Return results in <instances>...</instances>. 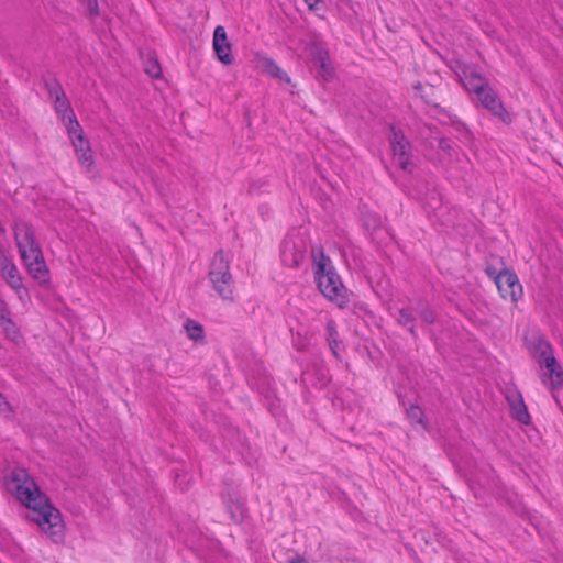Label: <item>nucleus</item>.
<instances>
[{
	"label": "nucleus",
	"instance_id": "1",
	"mask_svg": "<svg viewBox=\"0 0 563 563\" xmlns=\"http://www.w3.org/2000/svg\"><path fill=\"white\" fill-rule=\"evenodd\" d=\"M10 484H14V488L9 487V490L30 510L25 514V519L35 522L54 542L62 541L65 534L62 512L41 490L27 471L22 467L14 468L8 477V485Z\"/></svg>",
	"mask_w": 563,
	"mask_h": 563
},
{
	"label": "nucleus",
	"instance_id": "2",
	"mask_svg": "<svg viewBox=\"0 0 563 563\" xmlns=\"http://www.w3.org/2000/svg\"><path fill=\"white\" fill-rule=\"evenodd\" d=\"M312 267L314 282L320 292L330 301L335 302L339 308H345L349 303L347 289L332 265L331 258L322 250L318 254L313 253Z\"/></svg>",
	"mask_w": 563,
	"mask_h": 563
},
{
	"label": "nucleus",
	"instance_id": "3",
	"mask_svg": "<svg viewBox=\"0 0 563 563\" xmlns=\"http://www.w3.org/2000/svg\"><path fill=\"white\" fill-rule=\"evenodd\" d=\"M208 277L213 289L224 300H233V278L230 273V260L223 250L216 252L210 265Z\"/></svg>",
	"mask_w": 563,
	"mask_h": 563
},
{
	"label": "nucleus",
	"instance_id": "4",
	"mask_svg": "<svg viewBox=\"0 0 563 563\" xmlns=\"http://www.w3.org/2000/svg\"><path fill=\"white\" fill-rule=\"evenodd\" d=\"M530 351L539 366L548 369L550 389H560L563 386V368L555 358L551 344L543 338H539L533 343Z\"/></svg>",
	"mask_w": 563,
	"mask_h": 563
},
{
	"label": "nucleus",
	"instance_id": "5",
	"mask_svg": "<svg viewBox=\"0 0 563 563\" xmlns=\"http://www.w3.org/2000/svg\"><path fill=\"white\" fill-rule=\"evenodd\" d=\"M485 273L494 280L504 299L509 297L512 302H517L521 298L522 286L519 283L517 274L511 268L504 267L497 269L494 265L487 263Z\"/></svg>",
	"mask_w": 563,
	"mask_h": 563
},
{
	"label": "nucleus",
	"instance_id": "6",
	"mask_svg": "<svg viewBox=\"0 0 563 563\" xmlns=\"http://www.w3.org/2000/svg\"><path fill=\"white\" fill-rule=\"evenodd\" d=\"M306 51L310 57L314 77L325 82L331 81L335 76V70L325 45L320 41H312L306 45Z\"/></svg>",
	"mask_w": 563,
	"mask_h": 563
},
{
	"label": "nucleus",
	"instance_id": "7",
	"mask_svg": "<svg viewBox=\"0 0 563 563\" xmlns=\"http://www.w3.org/2000/svg\"><path fill=\"white\" fill-rule=\"evenodd\" d=\"M66 128L79 163L85 166L88 172H91L92 166L95 165V159L90 143L75 114L68 117Z\"/></svg>",
	"mask_w": 563,
	"mask_h": 563
},
{
	"label": "nucleus",
	"instance_id": "8",
	"mask_svg": "<svg viewBox=\"0 0 563 563\" xmlns=\"http://www.w3.org/2000/svg\"><path fill=\"white\" fill-rule=\"evenodd\" d=\"M15 240L20 256L24 265L36 260H42V257H44L42 249L36 242L34 231L31 227H25L22 236L15 232Z\"/></svg>",
	"mask_w": 563,
	"mask_h": 563
},
{
	"label": "nucleus",
	"instance_id": "9",
	"mask_svg": "<svg viewBox=\"0 0 563 563\" xmlns=\"http://www.w3.org/2000/svg\"><path fill=\"white\" fill-rule=\"evenodd\" d=\"M223 499L232 521L236 525L242 523L247 515V507L241 494L234 488L227 487Z\"/></svg>",
	"mask_w": 563,
	"mask_h": 563
},
{
	"label": "nucleus",
	"instance_id": "10",
	"mask_svg": "<svg viewBox=\"0 0 563 563\" xmlns=\"http://www.w3.org/2000/svg\"><path fill=\"white\" fill-rule=\"evenodd\" d=\"M213 52L218 60L225 66L232 65L234 57L232 55V44L228 40L224 26L218 25L213 31Z\"/></svg>",
	"mask_w": 563,
	"mask_h": 563
},
{
	"label": "nucleus",
	"instance_id": "11",
	"mask_svg": "<svg viewBox=\"0 0 563 563\" xmlns=\"http://www.w3.org/2000/svg\"><path fill=\"white\" fill-rule=\"evenodd\" d=\"M482 106L490 111L495 117L500 119L504 123H510L511 118L504 103L498 98L497 93L488 85L483 89L481 95H476Z\"/></svg>",
	"mask_w": 563,
	"mask_h": 563
},
{
	"label": "nucleus",
	"instance_id": "12",
	"mask_svg": "<svg viewBox=\"0 0 563 563\" xmlns=\"http://www.w3.org/2000/svg\"><path fill=\"white\" fill-rule=\"evenodd\" d=\"M306 250L303 244H297L291 239L284 240L280 249L282 263L287 267H298L305 258Z\"/></svg>",
	"mask_w": 563,
	"mask_h": 563
},
{
	"label": "nucleus",
	"instance_id": "13",
	"mask_svg": "<svg viewBox=\"0 0 563 563\" xmlns=\"http://www.w3.org/2000/svg\"><path fill=\"white\" fill-rule=\"evenodd\" d=\"M394 153V158L399 166L405 172L412 173L415 164L411 161V144L406 139L402 142L396 143L390 146Z\"/></svg>",
	"mask_w": 563,
	"mask_h": 563
},
{
	"label": "nucleus",
	"instance_id": "14",
	"mask_svg": "<svg viewBox=\"0 0 563 563\" xmlns=\"http://www.w3.org/2000/svg\"><path fill=\"white\" fill-rule=\"evenodd\" d=\"M507 401L510 407L511 417L521 424H530L531 417L527 405L523 401L521 393L517 391L512 396H507Z\"/></svg>",
	"mask_w": 563,
	"mask_h": 563
},
{
	"label": "nucleus",
	"instance_id": "15",
	"mask_svg": "<svg viewBox=\"0 0 563 563\" xmlns=\"http://www.w3.org/2000/svg\"><path fill=\"white\" fill-rule=\"evenodd\" d=\"M29 274L42 287H49L51 277L49 269L46 265L44 257L25 264Z\"/></svg>",
	"mask_w": 563,
	"mask_h": 563
},
{
	"label": "nucleus",
	"instance_id": "16",
	"mask_svg": "<svg viewBox=\"0 0 563 563\" xmlns=\"http://www.w3.org/2000/svg\"><path fill=\"white\" fill-rule=\"evenodd\" d=\"M397 323L406 328L413 339L418 338L416 331V316L411 307H402L398 310Z\"/></svg>",
	"mask_w": 563,
	"mask_h": 563
},
{
	"label": "nucleus",
	"instance_id": "17",
	"mask_svg": "<svg viewBox=\"0 0 563 563\" xmlns=\"http://www.w3.org/2000/svg\"><path fill=\"white\" fill-rule=\"evenodd\" d=\"M261 66L263 70L279 81L291 84L290 77L276 64L271 57H263L261 59Z\"/></svg>",
	"mask_w": 563,
	"mask_h": 563
},
{
	"label": "nucleus",
	"instance_id": "18",
	"mask_svg": "<svg viewBox=\"0 0 563 563\" xmlns=\"http://www.w3.org/2000/svg\"><path fill=\"white\" fill-rule=\"evenodd\" d=\"M411 308L422 322L433 324L437 321L435 313L430 309V305L426 299H418Z\"/></svg>",
	"mask_w": 563,
	"mask_h": 563
},
{
	"label": "nucleus",
	"instance_id": "19",
	"mask_svg": "<svg viewBox=\"0 0 563 563\" xmlns=\"http://www.w3.org/2000/svg\"><path fill=\"white\" fill-rule=\"evenodd\" d=\"M463 85L468 91H473L475 95H481L488 84L486 78L477 73H472L470 76H465Z\"/></svg>",
	"mask_w": 563,
	"mask_h": 563
},
{
	"label": "nucleus",
	"instance_id": "20",
	"mask_svg": "<svg viewBox=\"0 0 563 563\" xmlns=\"http://www.w3.org/2000/svg\"><path fill=\"white\" fill-rule=\"evenodd\" d=\"M184 329L186 330V333H187V336L195 341V342H199V343H203L205 342V330H203V327L192 320V319H188L185 323H184Z\"/></svg>",
	"mask_w": 563,
	"mask_h": 563
},
{
	"label": "nucleus",
	"instance_id": "21",
	"mask_svg": "<svg viewBox=\"0 0 563 563\" xmlns=\"http://www.w3.org/2000/svg\"><path fill=\"white\" fill-rule=\"evenodd\" d=\"M327 333H328V343L329 347L336 360H341L339 354L340 340L339 333L336 330V324L333 320L328 321L327 323Z\"/></svg>",
	"mask_w": 563,
	"mask_h": 563
},
{
	"label": "nucleus",
	"instance_id": "22",
	"mask_svg": "<svg viewBox=\"0 0 563 563\" xmlns=\"http://www.w3.org/2000/svg\"><path fill=\"white\" fill-rule=\"evenodd\" d=\"M407 418L412 426L420 424L423 429H428V420L423 409L418 405H411L407 409Z\"/></svg>",
	"mask_w": 563,
	"mask_h": 563
},
{
	"label": "nucleus",
	"instance_id": "23",
	"mask_svg": "<svg viewBox=\"0 0 563 563\" xmlns=\"http://www.w3.org/2000/svg\"><path fill=\"white\" fill-rule=\"evenodd\" d=\"M2 273L4 275L5 280L13 289H15L16 291H19L20 289L25 290L22 283V276L20 275L15 264L12 263L10 266L7 267L5 272Z\"/></svg>",
	"mask_w": 563,
	"mask_h": 563
},
{
	"label": "nucleus",
	"instance_id": "24",
	"mask_svg": "<svg viewBox=\"0 0 563 563\" xmlns=\"http://www.w3.org/2000/svg\"><path fill=\"white\" fill-rule=\"evenodd\" d=\"M53 99H54L56 112L63 114L62 119L65 124L68 123V117L75 114L71 109L68 98L64 93V96H58V98H53Z\"/></svg>",
	"mask_w": 563,
	"mask_h": 563
},
{
	"label": "nucleus",
	"instance_id": "25",
	"mask_svg": "<svg viewBox=\"0 0 563 563\" xmlns=\"http://www.w3.org/2000/svg\"><path fill=\"white\" fill-rule=\"evenodd\" d=\"M363 225L369 233H374L382 225L380 217L376 213H368L363 218Z\"/></svg>",
	"mask_w": 563,
	"mask_h": 563
},
{
	"label": "nucleus",
	"instance_id": "26",
	"mask_svg": "<svg viewBox=\"0 0 563 563\" xmlns=\"http://www.w3.org/2000/svg\"><path fill=\"white\" fill-rule=\"evenodd\" d=\"M44 84L51 98H58V96H64L65 91L56 78L45 79Z\"/></svg>",
	"mask_w": 563,
	"mask_h": 563
},
{
	"label": "nucleus",
	"instance_id": "27",
	"mask_svg": "<svg viewBox=\"0 0 563 563\" xmlns=\"http://www.w3.org/2000/svg\"><path fill=\"white\" fill-rule=\"evenodd\" d=\"M1 325L7 336L12 341H16L19 338H21V332L11 318L4 321Z\"/></svg>",
	"mask_w": 563,
	"mask_h": 563
},
{
	"label": "nucleus",
	"instance_id": "28",
	"mask_svg": "<svg viewBox=\"0 0 563 563\" xmlns=\"http://www.w3.org/2000/svg\"><path fill=\"white\" fill-rule=\"evenodd\" d=\"M389 130H390V136H389L390 146L396 143L402 142L407 139L406 135L404 134V132L400 129H398L395 124H390Z\"/></svg>",
	"mask_w": 563,
	"mask_h": 563
},
{
	"label": "nucleus",
	"instance_id": "29",
	"mask_svg": "<svg viewBox=\"0 0 563 563\" xmlns=\"http://www.w3.org/2000/svg\"><path fill=\"white\" fill-rule=\"evenodd\" d=\"M438 147L449 156H452V153L454 151L453 142L445 136L438 139Z\"/></svg>",
	"mask_w": 563,
	"mask_h": 563
},
{
	"label": "nucleus",
	"instance_id": "30",
	"mask_svg": "<svg viewBox=\"0 0 563 563\" xmlns=\"http://www.w3.org/2000/svg\"><path fill=\"white\" fill-rule=\"evenodd\" d=\"M13 410L11 404L8 401L7 397L0 393V413L9 418Z\"/></svg>",
	"mask_w": 563,
	"mask_h": 563
},
{
	"label": "nucleus",
	"instance_id": "31",
	"mask_svg": "<svg viewBox=\"0 0 563 563\" xmlns=\"http://www.w3.org/2000/svg\"><path fill=\"white\" fill-rule=\"evenodd\" d=\"M146 73L152 77V78H158L162 76V68H161V65L159 63L157 62V59H155L153 62V64L146 68Z\"/></svg>",
	"mask_w": 563,
	"mask_h": 563
},
{
	"label": "nucleus",
	"instance_id": "32",
	"mask_svg": "<svg viewBox=\"0 0 563 563\" xmlns=\"http://www.w3.org/2000/svg\"><path fill=\"white\" fill-rule=\"evenodd\" d=\"M80 1L84 3H87V9L91 16L99 15L98 0H80Z\"/></svg>",
	"mask_w": 563,
	"mask_h": 563
},
{
	"label": "nucleus",
	"instance_id": "33",
	"mask_svg": "<svg viewBox=\"0 0 563 563\" xmlns=\"http://www.w3.org/2000/svg\"><path fill=\"white\" fill-rule=\"evenodd\" d=\"M10 318V311L3 300L0 299V324Z\"/></svg>",
	"mask_w": 563,
	"mask_h": 563
},
{
	"label": "nucleus",
	"instance_id": "34",
	"mask_svg": "<svg viewBox=\"0 0 563 563\" xmlns=\"http://www.w3.org/2000/svg\"><path fill=\"white\" fill-rule=\"evenodd\" d=\"M11 264L12 263L9 261V258L3 256L2 250L0 249V271L5 272L7 267Z\"/></svg>",
	"mask_w": 563,
	"mask_h": 563
},
{
	"label": "nucleus",
	"instance_id": "35",
	"mask_svg": "<svg viewBox=\"0 0 563 563\" xmlns=\"http://www.w3.org/2000/svg\"><path fill=\"white\" fill-rule=\"evenodd\" d=\"M288 563H309L308 560L299 554L288 560Z\"/></svg>",
	"mask_w": 563,
	"mask_h": 563
},
{
	"label": "nucleus",
	"instance_id": "36",
	"mask_svg": "<svg viewBox=\"0 0 563 563\" xmlns=\"http://www.w3.org/2000/svg\"><path fill=\"white\" fill-rule=\"evenodd\" d=\"M305 2L308 4L310 10H317V4L320 0H305Z\"/></svg>",
	"mask_w": 563,
	"mask_h": 563
},
{
	"label": "nucleus",
	"instance_id": "37",
	"mask_svg": "<svg viewBox=\"0 0 563 563\" xmlns=\"http://www.w3.org/2000/svg\"><path fill=\"white\" fill-rule=\"evenodd\" d=\"M415 90L421 91L423 89V85L420 81H417L412 85Z\"/></svg>",
	"mask_w": 563,
	"mask_h": 563
},
{
	"label": "nucleus",
	"instance_id": "38",
	"mask_svg": "<svg viewBox=\"0 0 563 563\" xmlns=\"http://www.w3.org/2000/svg\"><path fill=\"white\" fill-rule=\"evenodd\" d=\"M421 98L424 99L426 103H430L426 96L421 95Z\"/></svg>",
	"mask_w": 563,
	"mask_h": 563
}]
</instances>
